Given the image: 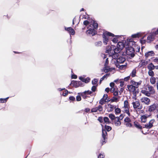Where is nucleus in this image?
Wrapping results in <instances>:
<instances>
[{
	"label": "nucleus",
	"mask_w": 158,
	"mask_h": 158,
	"mask_svg": "<svg viewBox=\"0 0 158 158\" xmlns=\"http://www.w3.org/2000/svg\"><path fill=\"white\" fill-rule=\"evenodd\" d=\"M91 28H89L86 31L87 34L91 35L92 36H94L97 33V29L98 27V24L96 21L94 20L93 21L92 23L90 24L89 26Z\"/></svg>",
	"instance_id": "1"
},
{
	"label": "nucleus",
	"mask_w": 158,
	"mask_h": 158,
	"mask_svg": "<svg viewBox=\"0 0 158 158\" xmlns=\"http://www.w3.org/2000/svg\"><path fill=\"white\" fill-rule=\"evenodd\" d=\"M114 35L109 32L106 31L104 32L102 34V41L104 44L106 45L107 44V43L109 41L108 37L112 36L114 37Z\"/></svg>",
	"instance_id": "2"
},
{
	"label": "nucleus",
	"mask_w": 158,
	"mask_h": 158,
	"mask_svg": "<svg viewBox=\"0 0 158 158\" xmlns=\"http://www.w3.org/2000/svg\"><path fill=\"white\" fill-rule=\"evenodd\" d=\"M134 52V48L132 47H128L126 49V54L127 55L130 56L132 58L135 55Z\"/></svg>",
	"instance_id": "3"
},
{
	"label": "nucleus",
	"mask_w": 158,
	"mask_h": 158,
	"mask_svg": "<svg viewBox=\"0 0 158 158\" xmlns=\"http://www.w3.org/2000/svg\"><path fill=\"white\" fill-rule=\"evenodd\" d=\"M102 145L104 143H105L107 141V133L106 130L102 129Z\"/></svg>",
	"instance_id": "4"
},
{
	"label": "nucleus",
	"mask_w": 158,
	"mask_h": 158,
	"mask_svg": "<svg viewBox=\"0 0 158 158\" xmlns=\"http://www.w3.org/2000/svg\"><path fill=\"white\" fill-rule=\"evenodd\" d=\"M132 104L133 105L134 108L136 110H139L143 108L142 105H140L139 102L138 101L133 102Z\"/></svg>",
	"instance_id": "5"
},
{
	"label": "nucleus",
	"mask_w": 158,
	"mask_h": 158,
	"mask_svg": "<svg viewBox=\"0 0 158 158\" xmlns=\"http://www.w3.org/2000/svg\"><path fill=\"white\" fill-rule=\"evenodd\" d=\"M158 108V104L155 103L150 105L148 107V111L150 112H154Z\"/></svg>",
	"instance_id": "6"
},
{
	"label": "nucleus",
	"mask_w": 158,
	"mask_h": 158,
	"mask_svg": "<svg viewBox=\"0 0 158 158\" xmlns=\"http://www.w3.org/2000/svg\"><path fill=\"white\" fill-rule=\"evenodd\" d=\"M116 49L114 48L112 49V47L110 46H108L106 48V52L108 53L110 55H112L116 53Z\"/></svg>",
	"instance_id": "7"
},
{
	"label": "nucleus",
	"mask_w": 158,
	"mask_h": 158,
	"mask_svg": "<svg viewBox=\"0 0 158 158\" xmlns=\"http://www.w3.org/2000/svg\"><path fill=\"white\" fill-rule=\"evenodd\" d=\"M155 122V120L154 119H152L148 123L145 124L144 126H143V128H145L147 129H150L153 127V124Z\"/></svg>",
	"instance_id": "8"
},
{
	"label": "nucleus",
	"mask_w": 158,
	"mask_h": 158,
	"mask_svg": "<svg viewBox=\"0 0 158 158\" xmlns=\"http://www.w3.org/2000/svg\"><path fill=\"white\" fill-rule=\"evenodd\" d=\"M103 108L102 105H98L97 107L92 108L91 110V113L98 112L100 113L103 111Z\"/></svg>",
	"instance_id": "9"
},
{
	"label": "nucleus",
	"mask_w": 158,
	"mask_h": 158,
	"mask_svg": "<svg viewBox=\"0 0 158 158\" xmlns=\"http://www.w3.org/2000/svg\"><path fill=\"white\" fill-rule=\"evenodd\" d=\"M124 47V45L123 43L121 42H118L117 45V48H115V49H116V53L119 52L123 49Z\"/></svg>",
	"instance_id": "10"
},
{
	"label": "nucleus",
	"mask_w": 158,
	"mask_h": 158,
	"mask_svg": "<svg viewBox=\"0 0 158 158\" xmlns=\"http://www.w3.org/2000/svg\"><path fill=\"white\" fill-rule=\"evenodd\" d=\"M140 101L141 102L147 105H149L151 102L149 98L145 97H143L141 98Z\"/></svg>",
	"instance_id": "11"
},
{
	"label": "nucleus",
	"mask_w": 158,
	"mask_h": 158,
	"mask_svg": "<svg viewBox=\"0 0 158 158\" xmlns=\"http://www.w3.org/2000/svg\"><path fill=\"white\" fill-rule=\"evenodd\" d=\"M142 82L141 81H140L138 82H136L134 80H131L130 83L136 89L138 88L139 85H141Z\"/></svg>",
	"instance_id": "12"
},
{
	"label": "nucleus",
	"mask_w": 158,
	"mask_h": 158,
	"mask_svg": "<svg viewBox=\"0 0 158 158\" xmlns=\"http://www.w3.org/2000/svg\"><path fill=\"white\" fill-rule=\"evenodd\" d=\"M127 88L128 91L131 93H133V94L136 92V89L132 85H128Z\"/></svg>",
	"instance_id": "13"
},
{
	"label": "nucleus",
	"mask_w": 158,
	"mask_h": 158,
	"mask_svg": "<svg viewBox=\"0 0 158 158\" xmlns=\"http://www.w3.org/2000/svg\"><path fill=\"white\" fill-rule=\"evenodd\" d=\"M134 126L137 129L142 130V132L143 133V131L142 130V128H143V127H142L138 122L135 121L134 122Z\"/></svg>",
	"instance_id": "14"
},
{
	"label": "nucleus",
	"mask_w": 158,
	"mask_h": 158,
	"mask_svg": "<svg viewBox=\"0 0 158 158\" xmlns=\"http://www.w3.org/2000/svg\"><path fill=\"white\" fill-rule=\"evenodd\" d=\"M149 116L148 114H146L142 115L140 117V120L141 123H145L147 121V118Z\"/></svg>",
	"instance_id": "15"
},
{
	"label": "nucleus",
	"mask_w": 158,
	"mask_h": 158,
	"mask_svg": "<svg viewBox=\"0 0 158 158\" xmlns=\"http://www.w3.org/2000/svg\"><path fill=\"white\" fill-rule=\"evenodd\" d=\"M147 86L148 91L151 94H155V91L153 87L149 85H148Z\"/></svg>",
	"instance_id": "16"
},
{
	"label": "nucleus",
	"mask_w": 158,
	"mask_h": 158,
	"mask_svg": "<svg viewBox=\"0 0 158 158\" xmlns=\"http://www.w3.org/2000/svg\"><path fill=\"white\" fill-rule=\"evenodd\" d=\"M118 117H116L114 120V124L116 126L119 127L121 125V120L119 119Z\"/></svg>",
	"instance_id": "17"
},
{
	"label": "nucleus",
	"mask_w": 158,
	"mask_h": 158,
	"mask_svg": "<svg viewBox=\"0 0 158 158\" xmlns=\"http://www.w3.org/2000/svg\"><path fill=\"white\" fill-rule=\"evenodd\" d=\"M65 30L69 32L70 35H74L75 34V31L71 27H65Z\"/></svg>",
	"instance_id": "18"
},
{
	"label": "nucleus",
	"mask_w": 158,
	"mask_h": 158,
	"mask_svg": "<svg viewBox=\"0 0 158 158\" xmlns=\"http://www.w3.org/2000/svg\"><path fill=\"white\" fill-rule=\"evenodd\" d=\"M125 60L126 59L125 57L123 56H120L117 58L116 63H118V64H122L124 62Z\"/></svg>",
	"instance_id": "19"
},
{
	"label": "nucleus",
	"mask_w": 158,
	"mask_h": 158,
	"mask_svg": "<svg viewBox=\"0 0 158 158\" xmlns=\"http://www.w3.org/2000/svg\"><path fill=\"white\" fill-rule=\"evenodd\" d=\"M148 63V62L145 60H141L139 63V66L140 67H142L143 66H145Z\"/></svg>",
	"instance_id": "20"
},
{
	"label": "nucleus",
	"mask_w": 158,
	"mask_h": 158,
	"mask_svg": "<svg viewBox=\"0 0 158 158\" xmlns=\"http://www.w3.org/2000/svg\"><path fill=\"white\" fill-rule=\"evenodd\" d=\"M155 54L153 51H150L145 53V56L146 58H148L150 56H153Z\"/></svg>",
	"instance_id": "21"
},
{
	"label": "nucleus",
	"mask_w": 158,
	"mask_h": 158,
	"mask_svg": "<svg viewBox=\"0 0 158 158\" xmlns=\"http://www.w3.org/2000/svg\"><path fill=\"white\" fill-rule=\"evenodd\" d=\"M78 81H76L73 80L71 82L70 85L72 86L75 87V88H77L78 87Z\"/></svg>",
	"instance_id": "22"
},
{
	"label": "nucleus",
	"mask_w": 158,
	"mask_h": 158,
	"mask_svg": "<svg viewBox=\"0 0 158 158\" xmlns=\"http://www.w3.org/2000/svg\"><path fill=\"white\" fill-rule=\"evenodd\" d=\"M115 65L117 67L119 68L121 70H123L125 69L127 67V64L125 65H120L118 63H116Z\"/></svg>",
	"instance_id": "23"
},
{
	"label": "nucleus",
	"mask_w": 158,
	"mask_h": 158,
	"mask_svg": "<svg viewBox=\"0 0 158 158\" xmlns=\"http://www.w3.org/2000/svg\"><path fill=\"white\" fill-rule=\"evenodd\" d=\"M154 39L153 35H151L148 36L147 39V42L148 43H150L151 41H153Z\"/></svg>",
	"instance_id": "24"
},
{
	"label": "nucleus",
	"mask_w": 158,
	"mask_h": 158,
	"mask_svg": "<svg viewBox=\"0 0 158 158\" xmlns=\"http://www.w3.org/2000/svg\"><path fill=\"white\" fill-rule=\"evenodd\" d=\"M108 107L107 109V110L108 112H111L113 111L114 109L116 108L115 106H114L110 104H108Z\"/></svg>",
	"instance_id": "25"
},
{
	"label": "nucleus",
	"mask_w": 158,
	"mask_h": 158,
	"mask_svg": "<svg viewBox=\"0 0 158 158\" xmlns=\"http://www.w3.org/2000/svg\"><path fill=\"white\" fill-rule=\"evenodd\" d=\"M141 92L142 94H143L144 95L148 97H150L151 95L149 91H147L145 89L142 90L141 91Z\"/></svg>",
	"instance_id": "26"
},
{
	"label": "nucleus",
	"mask_w": 158,
	"mask_h": 158,
	"mask_svg": "<svg viewBox=\"0 0 158 158\" xmlns=\"http://www.w3.org/2000/svg\"><path fill=\"white\" fill-rule=\"evenodd\" d=\"M155 66L152 63H151L149 64L147 66L148 69L149 70H153L155 68Z\"/></svg>",
	"instance_id": "27"
},
{
	"label": "nucleus",
	"mask_w": 158,
	"mask_h": 158,
	"mask_svg": "<svg viewBox=\"0 0 158 158\" xmlns=\"http://www.w3.org/2000/svg\"><path fill=\"white\" fill-rule=\"evenodd\" d=\"M136 70L135 69H133L131 73H130V76L132 77H134L136 76Z\"/></svg>",
	"instance_id": "28"
},
{
	"label": "nucleus",
	"mask_w": 158,
	"mask_h": 158,
	"mask_svg": "<svg viewBox=\"0 0 158 158\" xmlns=\"http://www.w3.org/2000/svg\"><path fill=\"white\" fill-rule=\"evenodd\" d=\"M109 102V100H107L106 101L103 98H102L99 101V103L100 104V105H102V106L105 102Z\"/></svg>",
	"instance_id": "29"
},
{
	"label": "nucleus",
	"mask_w": 158,
	"mask_h": 158,
	"mask_svg": "<svg viewBox=\"0 0 158 158\" xmlns=\"http://www.w3.org/2000/svg\"><path fill=\"white\" fill-rule=\"evenodd\" d=\"M150 81L152 85H154L155 84L156 82V78L154 77H151Z\"/></svg>",
	"instance_id": "30"
},
{
	"label": "nucleus",
	"mask_w": 158,
	"mask_h": 158,
	"mask_svg": "<svg viewBox=\"0 0 158 158\" xmlns=\"http://www.w3.org/2000/svg\"><path fill=\"white\" fill-rule=\"evenodd\" d=\"M103 120L105 123L107 124H110L111 123L109 118L107 117H105L103 118Z\"/></svg>",
	"instance_id": "31"
},
{
	"label": "nucleus",
	"mask_w": 158,
	"mask_h": 158,
	"mask_svg": "<svg viewBox=\"0 0 158 158\" xmlns=\"http://www.w3.org/2000/svg\"><path fill=\"white\" fill-rule=\"evenodd\" d=\"M115 37L112 40V42L114 43H116L118 42V39L119 38V36L118 35H115Z\"/></svg>",
	"instance_id": "32"
},
{
	"label": "nucleus",
	"mask_w": 158,
	"mask_h": 158,
	"mask_svg": "<svg viewBox=\"0 0 158 158\" xmlns=\"http://www.w3.org/2000/svg\"><path fill=\"white\" fill-rule=\"evenodd\" d=\"M80 95L81 96L82 98L84 99H86L87 98H89L90 97L88 96L85 93H84V92H82L80 93Z\"/></svg>",
	"instance_id": "33"
},
{
	"label": "nucleus",
	"mask_w": 158,
	"mask_h": 158,
	"mask_svg": "<svg viewBox=\"0 0 158 158\" xmlns=\"http://www.w3.org/2000/svg\"><path fill=\"white\" fill-rule=\"evenodd\" d=\"M131 121H128V122H125L124 123V124L127 127H132V125L131 123Z\"/></svg>",
	"instance_id": "34"
},
{
	"label": "nucleus",
	"mask_w": 158,
	"mask_h": 158,
	"mask_svg": "<svg viewBox=\"0 0 158 158\" xmlns=\"http://www.w3.org/2000/svg\"><path fill=\"white\" fill-rule=\"evenodd\" d=\"M109 117L111 119V121H113L116 118L115 116L112 114H109Z\"/></svg>",
	"instance_id": "35"
},
{
	"label": "nucleus",
	"mask_w": 158,
	"mask_h": 158,
	"mask_svg": "<svg viewBox=\"0 0 158 158\" xmlns=\"http://www.w3.org/2000/svg\"><path fill=\"white\" fill-rule=\"evenodd\" d=\"M105 129L106 131H110L112 129V127L109 126L105 125Z\"/></svg>",
	"instance_id": "36"
},
{
	"label": "nucleus",
	"mask_w": 158,
	"mask_h": 158,
	"mask_svg": "<svg viewBox=\"0 0 158 158\" xmlns=\"http://www.w3.org/2000/svg\"><path fill=\"white\" fill-rule=\"evenodd\" d=\"M124 107L125 108H129V106L128 104V102L127 100L125 101L124 102Z\"/></svg>",
	"instance_id": "37"
},
{
	"label": "nucleus",
	"mask_w": 158,
	"mask_h": 158,
	"mask_svg": "<svg viewBox=\"0 0 158 158\" xmlns=\"http://www.w3.org/2000/svg\"><path fill=\"white\" fill-rule=\"evenodd\" d=\"M148 73V75L151 77H153L154 75V73L152 70H149Z\"/></svg>",
	"instance_id": "38"
},
{
	"label": "nucleus",
	"mask_w": 158,
	"mask_h": 158,
	"mask_svg": "<svg viewBox=\"0 0 158 158\" xmlns=\"http://www.w3.org/2000/svg\"><path fill=\"white\" fill-rule=\"evenodd\" d=\"M9 98V97H8L5 98H0V102L2 103L5 102L7 101Z\"/></svg>",
	"instance_id": "39"
},
{
	"label": "nucleus",
	"mask_w": 158,
	"mask_h": 158,
	"mask_svg": "<svg viewBox=\"0 0 158 158\" xmlns=\"http://www.w3.org/2000/svg\"><path fill=\"white\" fill-rule=\"evenodd\" d=\"M140 36V35L139 33L134 34L132 35L131 37L133 38H139Z\"/></svg>",
	"instance_id": "40"
},
{
	"label": "nucleus",
	"mask_w": 158,
	"mask_h": 158,
	"mask_svg": "<svg viewBox=\"0 0 158 158\" xmlns=\"http://www.w3.org/2000/svg\"><path fill=\"white\" fill-rule=\"evenodd\" d=\"M102 42L101 41H99L96 42L95 43V45L97 47H99L102 46Z\"/></svg>",
	"instance_id": "41"
},
{
	"label": "nucleus",
	"mask_w": 158,
	"mask_h": 158,
	"mask_svg": "<svg viewBox=\"0 0 158 158\" xmlns=\"http://www.w3.org/2000/svg\"><path fill=\"white\" fill-rule=\"evenodd\" d=\"M102 98H103V99L106 101L109 100V102L110 101V98H108V95L107 94H104L103 95Z\"/></svg>",
	"instance_id": "42"
},
{
	"label": "nucleus",
	"mask_w": 158,
	"mask_h": 158,
	"mask_svg": "<svg viewBox=\"0 0 158 158\" xmlns=\"http://www.w3.org/2000/svg\"><path fill=\"white\" fill-rule=\"evenodd\" d=\"M121 109L118 108H115V114H120L121 113Z\"/></svg>",
	"instance_id": "43"
},
{
	"label": "nucleus",
	"mask_w": 158,
	"mask_h": 158,
	"mask_svg": "<svg viewBox=\"0 0 158 158\" xmlns=\"http://www.w3.org/2000/svg\"><path fill=\"white\" fill-rule=\"evenodd\" d=\"M117 98L114 96L112 98V99H110V100L111 102H116L117 101Z\"/></svg>",
	"instance_id": "44"
},
{
	"label": "nucleus",
	"mask_w": 158,
	"mask_h": 158,
	"mask_svg": "<svg viewBox=\"0 0 158 158\" xmlns=\"http://www.w3.org/2000/svg\"><path fill=\"white\" fill-rule=\"evenodd\" d=\"M144 37H142L140 40V42L142 44H145L147 42V40H144L143 38Z\"/></svg>",
	"instance_id": "45"
},
{
	"label": "nucleus",
	"mask_w": 158,
	"mask_h": 158,
	"mask_svg": "<svg viewBox=\"0 0 158 158\" xmlns=\"http://www.w3.org/2000/svg\"><path fill=\"white\" fill-rule=\"evenodd\" d=\"M98 80L97 79L94 78L92 81V84L93 85H95L97 84Z\"/></svg>",
	"instance_id": "46"
},
{
	"label": "nucleus",
	"mask_w": 158,
	"mask_h": 158,
	"mask_svg": "<svg viewBox=\"0 0 158 158\" xmlns=\"http://www.w3.org/2000/svg\"><path fill=\"white\" fill-rule=\"evenodd\" d=\"M90 79L89 77H87L86 78H84L83 82H85V83H87L89 82L90 81Z\"/></svg>",
	"instance_id": "47"
},
{
	"label": "nucleus",
	"mask_w": 158,
	"mask_h": 158,
	"mask_svg": "<svg viewBox=\"0 0 158 158\" xmlns=\"http://www.w3.org/2000/svg\"><path fill=\"white\" fill-rule=\"evenodd\" d=\"M128 121H131V119L129 117H127L124 118V123L125 122H128Z\"/></svg>",
	"instance_id": "48"
},
{
	"label": "nucleus",
	"mask_w": 158,
	"mask_h": 158,
	"mask_svg": "<svg viewBox=\"0 0 158 158\" xmlns=\"http://www.w3.org/2000/svg\"><path fill=\"white\" fill-rule=\"evenodd\" d=\"M98 120L100 123H102L103 122V118L102 117L100 116L99 117L98 119Z\"/></svg>",
	"instance_id": "49"
},
{
	"label": "nucleus",
	"mask_w": 158,
	"mask_h": 158,
	"mask_svg": "<svg viewBox=\"0 0 158 158\" xmlns=\"http://www.w3.org/2000/svg\"><path fill=\"white\" fill-rule=\"evenodd\" d=\"M84 92V93H85V94H86L87 95H90L92 93V91L89 90L85 91L84 92Z\"/></svg>",
	"instance_id": "50"
},
{
	"label": "nucleus",
	"mask_w": 158,
	"mask_h": 158,
	"mask_svg": "<svg viewBox=\"0 0 158 158\" xmlns=\"http://www.w3.org/2000/svg\"><path fill=\"white\" fill-rule=\"evenodd\" d=\"M68 94V91L66 89L65 91L62 92V95L64 96H66Z\"/></svg>",
	"instance_id": "51"
},
{
	"label": "nucleus",
	"mask_w": 158,
	"mask_h": 158,
	"mask_svg": "<svg viewBox=\"0 0 158 158\" xmlns=\"http://www.w3.org/2000/svg\"><path fill=\"white\" fill-rule=\"evenodd\" d=\"M125 110H124V111L125 113L127 114L129 116L130 115V113L129 110V108H125Z\"/></svg>",
	"instance_id": "52"
},
{
	"label": "nucleus",
	"mask_w": 158,
	"mask_h": 158,
	"mask_svg": "<svg viewBox=\"0 0 158 158\" xmlns=\"http://www.w3.org/2000/svg\"><path fill=\"white\" fill-rule=\"evenodd\" d=\"M119 83H120V86L121 87H123L124 84V81L123 79L121 80L120 81Z\"/></svg>",
	"instance_id": "53"
},
{
	"label": "nucleus",
	"mask_w": 158,
	"mask_h": 158,
	"mask_svg": "<svg viewBox=\"0 0 158 158\" xmlns=\"http://www.w3.org/2000/svg\"><path fill=\"white\" fill-rule=\"evenodd\" d=\"M109 63L108 58H107L106 60L105 63L104 64V66L106 68L107 66Z\"/></svg>",
	"instance_id": "54"
},
{
	"label": "nucleus",
	"mask_w": 158,
	"mask_h": 158,
	"mask_svg": "<svg viewBox=\"0 0 158 158\" xmlns=\"http://www.w3.org/2000/svg\"><path fill=\"white\" fill-rule=\"evenodd\" d=\"M89 23V22L88 20H86L84 21L83 24L84 25L86 26L88 25Z\"/></svg>",
	"instance_id": "55"
},
{
	"label": "nucleus",
	"mask_w": 158,
	"mask_h": 158,
	"mask_svg": "<svg viewBox=\"0 0 158 158\" xmlns=\"http://www.w3.org/2000/svg\"><path fill=\"white\" fill-rule=\"evenodd\" d=\"M97 88L96 86L95 85H93L91 88V90L92 91V92H94L96 91Z\"/></svg>",
	"instance_id": "56"
},
{
	"label": "nucleus",
	"mask_w": 158,
	"mask_h": 158,
	"mask_svg": "<svg viewBox=\"0 0 158 158\" xmlns=\"http://www.w3.org/2000/svg\"><path fill=\"white\" fill-rule=\"evenodd\" d=\"M110 75L109 74H106L104 76H103L101 79L102 80H104V79L106 77H108Z\"/></svg>",
	"instance_id": "57"
},
{
	"label": "nucleus",
	"mask_w": 158,
	"mask_h": 158,
	"mask_svg": "<svg viewBox=\"0 0 158 158\" xmlns=\"http://www.w3.org/2000/svg\"><path fill=\"white\" fill-rule=\"evenodd\" d=\"M130 76H128L127 77H125L123 79V80L125 81H128V80H130Z\"/></svg>",
	"instance_id": "58"
},
{
	"label": "nucleus",
	"mask_w": 158,
	"mask_h": 158,
	"mask_svg": "<svg viewBox=\"0 0 158 158\" xmlns=\"http://www.w3.org/2000/svg\"><path fill=\"white\" fill-rule=\"evenodd\" d=\"M81 100V98L80 95H77L76 97V100L77 101H80Z\"/></svg>",
	"instance_id": "59"
},
{
	"label": "nucleus",
	"mask_w": 158,
	"mask_h": 158,
	"mask_svg": "<svg viewBox=\"0 0 158 158\" xmlns=\"http://www.w3.org/2000/svg\"><path fill=\"white\" fill-rule=\"evenodd\" d=\"M78 87L79 86H84L83 84L81 81H78Z\"/></svg>",
	"instance_id": "60"
},
{
	"label": "nucleus",
	"mask_w": 158,
	"mask_h": 158,
	"mask_svg": "<svg viewBox=\"0 0 158 158\" xmlns=\"http://www.w3.org/2000/svg\"><path fill=\"white\" fill-rule=\"evenodd\" d=\"M78 87L79 86H84L83 84L81 81H78Z\"/></svg>",
	"instance_id": "61"
},
{
	"label": "nucleus",
	"mask_w": 158,
	"mask_h": 158,
	"mask_svg": "<svg viewBox=\"0 0 158 158\" xmlns=\"http://www.w3.org/2000/svg\"><path fill=\"white\" fill-rule=\"evenodd\" d=\"M69 99L71 101H75V98L74 96H71L69 97Z\"/></svg>",
	"instance_id": "62"
},
{
	"label": "nucleus",
	"mask_w": 158,
	"mask_h": 158,
	"mask_svg": "<svg viewBox=\"0 0 158 158\" xmlns=\"http://www.w3.org/2000/svg\"><path fill=\"white\" fill-rule=\"evenodd\" d=\"M124 116V115L123 114H121L120 115V116L119 117H118V118H119V119L120 120H121L123 119Z\"/></svg>",
	"instance_id": "63"
},
{
	"label": "nucleus",
	"mask_w": 158,
	"mask_h": 158,
	"mask_svg": "<svg viewBox=\"0 0 158 158\" xmlns=\"http://www.w3.org/2000/svg\"><path fill=\"white\" fill-rule=\"evenodd\" d=\"M104 157L105 156L104 155L100 153L98 156V158H104Z\"/></svg>",
	"instance_id": "64"
}]
</instances>
